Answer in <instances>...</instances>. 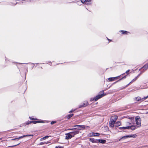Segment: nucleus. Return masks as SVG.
I'll list each match as a JSON object with an SVG mask.
<instances>
[{
  "label": "nucleus",
  "mask_w": 148,
  "mask_h": 148,
  "mask_svg": "<svg viewBox=\"0 0 148 148\" xmlns=\"http://www.w3.org/2000/svg\"><path fill=\"white\" fill-rule=\"evenodd\" d=\"M101 93H103L102 94H99L97 95L96 97L94 98H91L90 99V101H92L94 100L95 101H96L99 99L103 97L105 95V94H103L104 92V91L103 90L100 92Z\"/></svg>",
  "instance_id": "1"
},
{
  "label": "nucleus",
  "mask_w": 148,
  "mask_h": 148,
  "mask_svg": "<svg viewBox=\"0 0 148 148\" xmlns=\"http://www.w3.org/2000/svg\"><path fill=\"white\" fill-rule=\"evenodd\" d=\"M136 122L138 127H140L141 126V119L140 117L137 116L136 117Z\"/></svg>",
  "instance_id": "2"
},
{
  "label": "nucleus",
  "mask_w": 148,
  "mask_h": 148,
  "mask_svg": "<svg viewBox=\"0 0 148 148\" xmlns=\"http://www.w3.org/2000/svg\"><path fill=\"white\" fill-rule=\"evenodd\" d=\"M136 136V135L135 134H132V135H128L125 136H124L122 137L119 140H120L123 139H126L127 138H131V137H133V138H135Z\"/></svg>",
  "instance_id": "3"
},
{
  "label": "nucleus",
  "mask_w": 148,
  "mask_h": 148,
  "mask_svg": "<svg viewBox=\"0 0 148 148\" xmlns=\"http://www.w3.org/2000/svg\"><path fill=\"white\" fill-rule=\"evenodd\" d=\"M79 131L77 130L75 131H73L72 132H70L71 135V136L72 137H73L76 134H78L79 133Z\"/></svg>",
  "instance_id": "4"
},
{
  "label": "nucleus",
  "mask_w": 148,
  "mask_h": 148,
  "mask_svg": "<svg viewBox=\"0 0 148 148\" xmlns=\"http://www.w3.org/2000/svg\"><path fill=\"white\" fill-rule=\"evenodd\" d=\"M88 104V103L87 101H85L82 104H80L79 105V108H81L82 107H85Z\"/></svg>",
  "instance_id": "5"
},
{
  "label": "nucleus",
  "mask_w": 148,
  "mask_h": 148,
  "mask_svg": "<svg viewBox=\"0 0 148 148\" xmlns=\"http://www.w3.org/2000/svg\"><path fill=\"white\" fill-rule=\"evenodd\" d=\"M91 0H81L82 3H85V4L87 5L90 4V2Z\"/></svg>",
  "instance_id": "6"
},
{
  "label": "nucleus",
  "mask_w": 148,
  "mask_h": 148,
  "mask_svg": "<svg viewBox=\"0 0 148 148\" xmlns=\"http://www.w3.org/2000/svg\"><path fill=\"white\" fill-rule=\"evenodd\" d=\"M33 136V135H23V136H21L20 137H19L16 138H15L14 139H12V140H18L19 139L22 138H23V137H27V136Z\"/></svg>",
  "instance_id": "7"
},
{
  "label": "nucleus",
  "mask_w": 148,
  "mask_h": 148,
  "mask_svg": "<svg viewBox=\"0 0 148 148\" xmlns=\"http://www.w3.org/2000/svg\"><path fill=\"white\" fill-rule=\"evenodd\" d=\"M65 139L66 140L71 139L72 137L71 135L70 132L66 134Z\"/></svg>",
  "instance_id": "8"
},
{
  "label": "nucleus",
  "mask_w": 148,
  "mask_h": 148,
  "mask_svg": "<svg viewBox=\"0 0 148 148\" xmlns=\"http://www.w3.org/2000/svg\"><path fill=\"white\" fill-rule=\"evenodd\" d=\"M115 122L110 120L109 121L110 127H113L114 126Z\"/></svg>",
  "instance_id": "9"
},
{
  "label": "nucleus",
  "mask_w": 148,
  "mask_h": 148,
  "mask_svg": "<svg viewBox=\"0 0 148 148\" xmlns=\"http://www.w3.org/2000/svg\"><path fill=\"white\" fill-rule=\"evenodd\" d=\"M84 125H76L74 126V127H75L76 129L78 130H81V128H84Z\"/></svg>",
  "instance_id": "10"
},
{
  "label": "nucleus",
  "mask_w": 148,
  "mask_h": 148,
  "mask_svg": "<svg viewBox=\"0 0 148 148\" xmlns=\"http://www.w3.org/2000/svg\"><path fill=\"white\" fill-rule=\"evenodd\" d=\"M140 74H139L134 79H132V81L128 84H127L126 86V87H127L131 83L133 82L134 81H136L137 79L139 77V76H140Z\"/></svg>",
  "instance_id": "11"
},
{
  "label": "nucleus",
  "mask_w": 148,
  "mask_h": 148,
  "mask_svg": "<svg viewBox=\"0 0 148 148\" xmlns=\"http://www.w3.org/2000/svg\"><path fill=\"white\" fill-rule=\"evenodd\" d=\"M118 118V116H114L111 117L110 120L116 122Z\"/></svg>",
  "instance_id": "12"
},
{
  "label": "nucleus",
  "mask_w": 148,
  "mask_h": 148,
  "mask_svg": "<svg viewBox=\"0 0 148 148\" xmlns=\"http://www.w3.org/2000/svg\"><path fill=\"white\" fill-rule=\"evenodd\" d=\"M148 69V63L145 65L143 67L141 68V69H143L144 70V71Z\"/></svg>",
  "instance_id": "13"
},
{
  "label": "nucleus",
  "mask_w": 148,
  "mask_h": 148,
  "mask_svg": "<svg viewBox=\"0 0 148 148\" xmlns=\"http://www.w3.org/2000/svg\"><path fill=\"white\" fill-rule=\"evenodd\" d=\"M121 123L120 121H118L115 123L114 126L116 127L120 126L121 125Z\"/></svg>",
  "instance_id": "14"
},
{
  "label": "nucleus",
  "mask_w": 148,
  "mask_h": 148,
  "mask_svg": "<svg viewBox=\"0 0 148 148\" xmlns=\"http://www.w3.org/2000/svg\"><path fill=\"white\" fill-rule=\"evenodd\" d=\"M128 127H129L128 129H131L132 130H134L136 128V127L134 125H132Z\"/></svg>",
  "instance_id": "15"
},
{
  "label": "nucleus",
  "mask_w": 148,
  "mask_h": 148,
  "mask_svg": "<svg viewBox=\"0 0 148 148\" xmlns=\"http://www.w3.org/2000/svg\"><path fill=\"white\" fill-rule=\"evenodd\" d=\"M99 142L100 143H101L104 144L106 142V141L102 139H99L98 140Z\"/></svg>",
  "instance_id": "16"
},
{
  "label": "nucleus",
  "mask_w": 148,
  "mask_h": 148,
  "mask_svg": "<svg viewBox=\"0 0 148 148\" xmlns=\"http://www.w3.org/2000/svg\"><path fill=\"white\" fill-rule=\"evenodd\" d=\"M129 127L128 126L127 127H119L118 128L120 130H125L126 129H128Z\"/></svg>",
  "instance_id": "17"
},
{
  "label": "nucleus",
  "mask_w": 148,
  "mask_h": 148,
  "mask_svg": "<svg viewBox=\"0 0 148 148\" xmlns=\"http://www.w3.org/2000/svg\"><path fill=\"white\" fill-rule=\"evenodd\" d=\"M145 97H144L142 99H141L140 97H137L135 98V100H137L138 101H139L140 100H144L145 99H144V98Z\"/></svg>",
  "instance_id": "18"
},
{
  "label": "nucleus",
  "mask_w": 148,
  "mask_h": 148,
  "mask_svg": "<svg viewBox=\"0 0 148 148\" xmlns=\"http://www.w3.org/2000/svg\"><path fill=\"white\" fill-rule=\"evenodd\" d=\"M100 135V134L97 133H92V136H99Z\"/></svg>",
  "instance_id": "19"
},
{
  "label": "nucleus",
  "mask_w": 148,
  "mask_h": 148,
  "mask_svg": "<svg viewBox=\"0 0 148 148\" xmlns=\"http://www.w3.org/2000/svg\"><path fill=\"white\" fill-rule=\"evenodd\" d=\"M49 143L48 142H47L46 143L45 142H41L40 143H39V145H43L44 144H47L48 143Z\"/></svg>",
  "instance_id": "20"
},
{
  "label": "nucleus",
  "mask_w": 148,
  "mask_h": 148,
  "mask_svg": "<svg viewBox=\"0 0 148 148\" xmlns=\"http://www.w3.org/2000/svg\"><path fill=\"white\" fill-rule=\"evenodd\" d=\"M126 76L125 75V76H124V77H122L120 79L118 80L117 81L115 82V83H116V82H118L119 81H120L121 80H122V79H124L125 78H126Z\"/></svg>",
  "instance_id": "21"
},
{
  "label": "nucleus",
  "mask_w": 148,
  "mask_h": 148,
  "mask_svg": "<svg viewBox=\"0 0 148 148\" xmlns=\"http://www.w3.org/2000/svg\"><path fill=\"white\" fill-rule=\"evenodd\" d=\"M108 80L110 82L113 81L114 80L113 77H110L108 78Z\"/></svg>",
  "instance_id": "22"
},
{
  "label": "nucleus",
  "mask_w": 148,
  "mask_h": 148,
  "mask_svg": "<svg viewBox=\"0 0 148 148\" xmlns=\"http://www.w3.org/2000/svg\"><path fill=\"white\" fill-rule=\"evenodd\" d=\"M33 123L34 124H36L37 123V121H31L29 122V123H27V124H29V123Z\"/></svg>",
  "instance_id": "23"
},
{
  "label": "nucleus",
  "mask_w": 148,
  "mask_h": 148,
  "mask_svg": "<svg viewBox=\"0 0 148 148\" xmlns=\"http://www.w3.org/2000/svg\"><path fill=\"white\" fill-rule=\"evenodd\" d=\"M121 32H122V34H127V33H128V32L126 31L122 30Z\"/></svg>",
  "instance_id": "24"
},
{
  "label": "nucleus",
  "mask_w": 148,
  "mask_h": 148,
  "mask_svg": "<svg viewBox=\"0 0 148 148\" xmlns=\"http://www.w3.org/2000/svg\"><path fill=\"white\" fill-rule=\"evenodd\" d=\"M73 115V114H69L67 115V118L68 119H69L72 117Z\"/></svg>",
  "instance_id": "25"
},
{
  "label": "nucleus",
  "mask_w": 148,
  "mask_h": 148,
  "mask_svg": "<svg viewBox=\"0 0 148 148\" xmlns=\"http://www.w3.org/2000/svg\"><path fill=\"white\" fill-rule=\"evenodd\" d=\"M76 128L75 127L71 128V129H69L67 130H76Z\"/></svg>",
  "instance_id": "26"
},
{
  "label": "nucleus",
  "mask_w": 148,
  "mask_h": 148,
  "mask_svg": "<svg viewBox=\"0 0 148 148\" xmlns=\"http://www.w3.org/2000/svg\"><path fill=\"white\" fill-rule=\"evenodd\" d=\"M46 139V138L45 136V137H43V138H40V141H42L43 140H45Z\"/></svg>",
  "instance_id": "27"
},
{
  "label": "nucleus",
  "mask_w": 148,
  "mask_h": 148,
  "mask_svg": "<svg viewBox=\"0 0 148 148\" xmlns=\"http://www.w3.org/2000/svg\"><path fill=\"white\" fill-rule=\"evenodd\" d=\"M56 121H52L51 122V125H52V124H54V123H56Z\"/></svg>",
  "instance_id": "28"
},
{
  "label": "nucleus",
  "mask_w": 148,
  "mask_h": 148,
  "mask_svg": "<svg viewBox=\"0 0 148 148\" xmlns=\"http://www.w3.org/2000/svg\"><path fill=\"white\" fill-rule=\"evenodd\" d=\"M55 148H63V147L61 146H56Z\"/></svg>",
  "instance_id": "29"
},
{
  "label": "nucleus",
  "mask_w": 148,
  "mask_h": 148,
  "mask_svg": "<svg viewBox=\"0 0 148 148\" xmlns=\"http://www.w3.org/2000/svg\"><path fill=\"white\" fill-rule=\"evenodd\" d=\"M37 123H43V122L42 121H37Z\"/></svg>",
  "instance_id": "30"
},
{
  "label": "nucleus",
  "mask_w": 148,
  "mask_h": 148,
  "mask_svg": "<svg viewBox=\"0 0 148 148\" xmlns=\"http://www.w3.org/2000/svg\"><path fill=\"white\" fill-rule=\"evenodd\" d=\"M20 144V143H18V144H17V145H13V146H11V147H13L15 146H17V145H19Z\"/></svg>",
  "instance_id": "31"
},
{
  "label": "nucleus",
  "mask_w": 148,
  "mask_h": 148,
  "mask_svg": "<svg viewBox=\"0 0 148 148\" xmlns=\"http://www.w3.org/2000/svg\"><path fill=\"white\" fill-rule=\"evenodd\" d=\"M130 71V70H128L126 71L125 72V73H127V74H128V73Z\"/></svg>",
  "instance_id": "32"
},
{
  "label": "nucleus",
  "mask_w": 148,
  "mask_h": 148,
  "mask_svg": "<svg viewBox=\"0 0 148 148\" xmlns=\"http://www.w3.org/2000/svg\"><path fill=\"white\" fill-rule=\"evenodd\" d=\"M125 74V73H123V74H122L120 76H117V77H118V78H119V77H120V76L121 75H123Z\"/></svg>",
  "instance_id": "33"
},
{
  "label": "nucleus",
  "mask_w": 148,
  "mask_h": 148,
  "mask_svg": "<svg viewBox=\"0 0 148 148\" xmlns=\"http://www.w3.org/2000/svg\"><path fill=\"white\" fill-rule=\"evenodd\" d=\"M113 78H114V80H115V79H118V77H113Z\"/></svg>",
  "instance_id": "34"
},
{
  "label": "nucleus",
  "mask_w": 148,
  "mask_h": 148,
  "mask_svg": "<svg viewBox=\"0 0 148 148\" xmlns=\"http://www.w3.org/2000/svg\"><path fill=\"white\" fill-rule=\"evenodd\" d=\"M147 98H148V95L147 96V97H145L144 98V99H147Z\"/></svg>",
  "instance_id": "35"
},
{
  "label": "nucleus",
  "mask_w": 148,
  "mask_h": 148,
  "mask_svg": "<svg viewBox=\"0 0 148 148\" xmlns=\"http://www.w3.org/2000/svg\"><path fill=\"white\" fill-rule=\"evenodd\" d=\"M29 118L31 119V120H36V119H34V118H31L30 117Z\"/></svg>",
  "instance_id": "36"
},
{
  "label": "nucleus",
  "mask_w": 148,
  "mask_h": 148,
  "mask_svg": "<svg viewBox=\"0 0 148 148\" xmlns=\"http://www.w3.org/2000/svg\"><path fill=\"white\" fill-rule=\"evenodd\" d=\"M45 137L46 138V139L47 138H48L49 137V136H45Z\"/></svg>",
  "instance_id": "37"
},
{
  "label": "nucleus",
  "mask_w": 148,
  "mask_h": 148,
  "mask_svg": "<svg viewBox=\"0 0 148 148\" xmlns=\"http://www.w3.org/2000/svg\"><path fill=\"white\" fill-rule=\"evenodd\" d=\"M73 112V110H71L69 112V113H71V112Z\"/></svg>",
  "instance_id": "38"
},
{
  "label": "nucleus",
  "mask_w": 148,
  "mask_h": 148,
  "mask_svg": "<svg viewBox=\"0 0 148 148\" xmlns=\"http://www.w3.org/2000/svg\"><path fill=\"white\" fill-rule=\"evenodd\" d=\"M145 113H146V114H148V111L147 112H146Z\"/></svg>",
  "instance_id": "39"
},
{
  "label": "nucleus",
  "mask_w": 148,
  "mask_h": 148,
  "mask_svg": "<svg viewBox=\"0 0 148 148\" xmlns=\"http://www.w3.org/2000/svg\"><path fill=\"white\" fill-rule=\"evenodd\" d=\"M129 124V125H130L131 124V123H128Z\"/></svg>",
  "instance_id": "40"
},
{
  "label": "nucleus",
  "mask_w": 148,
  "mask_h": 148,
  "mask_svg": "<svg viewBox=\"0 0 148 148\" xmlns=\"http://www.w3.org/2000/svg\"><path fill=\"white\" fill-rule=\"evenodd\" d=\"M108 39V40H110V41H111L109 39H108V38H107Z\"/></svg>",
  "instance_id": "41"
}]
</instances>
